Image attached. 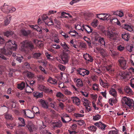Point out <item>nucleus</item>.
Listing matches in <instances>:
<instances>
[{
	"label": "nucleus",
	"instance_id": "obj_60",
	"mask_svg": "<svg viewBox=\"0 0 134 134\" xmlns=\"http://www.w3.org/2000/svg\"><path fill=\"white\" fill-rule=\"evenodd\" d=\"M96 126H91L89 128V130H90L93 131H96Z\"/></svg>",
	"mask_w": 134,
	"mask_h": 134
},
{
	"label": "nucleus",
	"instance_id": "obj_5",
	"mask_svg": "<svg viewBox=\"0 0 134 134\" xmlns=\"http://www.w3.org/2000/svg\"><path fill=\"white\" fill-rule=\"evenodd\" d=\"M118 62L121 68L124 69H125L128 67L127 61L123 57L119 58Z\"/></svg>",
	"mask_w": 134,
	"mask_h": 134
},
{
	"label": "nucleus",
	"instance_id": "obj_27",
	"mask_svg": "<svg viewBox=\"0 0 134 134\" xmlns=\"http://www.w3.org/2000/svg\"><path fill=\"white\" fill-rule=\"evenodd\" d=\"M32 112L34 113H34H35L37 115H38L40 114V113L38 107L34 106L32 108Z\"/></svg>",
	"mask_w": 134,
	"mask_h": 134
},
{
	"label": "nucleus",
	"instance_id": "obj_16",
	"mask_svg": "<svg viewBox=\"0 0 134 134\" xmlns=\"http://www.w3.org/2000/svg\"><path fill=\"white\" fill-rule=\"evenodd\" d=\"M29 26L34 30L36 31L41 33L42 32V30L39 26L37 25H29Z\"/></svg>",
	"mask_w": 134,
	"mask_h": 134
},
{
	"label": "nucleus",
	"instance_id": "obj_57",
	"mask_svg": "<svg viewBox=\"0 0 134 134\" xmlns=\"http://www.w3.org/2000/svg\"><path fill=\"white\" fill-rule=\"evenodd\" d=\"M99 85L95 83L92 86V88L94 90L98 91V90Z\"/></svg>",
	"mask_w": 134,
	"mask_h": 134
},
{
	"label": "nucleus",
	"instance_id": "obj_40",
	"mask_svg": "<svg viewBox=\"0 0 134 134\" xmlns=\"http://www.w3.org/2000/svg\"><path fill=\"white\" fill-rule=\"evenodd\" d=\"M115 130H111L108 132V134H119V131L118 129L114 127Z\"/></svg>",
	"mask_w": 134,
	"mask_h": 134
},
{
	"label": "nucleus",
	"instance_id": "obj_28",
	"mask_svg": "<svg viewBox=\"0 0 134 134\" xmlns=\"http://www.w3.org/2000/svg\"><path fill=\"white\" fill-rule=\"evenodd\" d=\"M109 93L111 95L115 97H116L117 96V93L114 89L111 88L109 90Z\"/></svg>",
	"mask_w": 134,
	"mask_h": 134
},
{
	"label": "nucleus",
	"instance_id": "obj_63",
	"mask_svg": "<svg viewBox=\"0 0 134 134\" xmlns=\"http://www.w3.org/2000/svg\"><path fill=\"white\" fill-rule=\"evenodd\" d=\"M38 88L40 90L42 91H45L46 90V87L43 85L39 86Z\"/></svg>",
	"mask_w": 134,
	"mask_h": 134
},
{
	"label": "nucleus",
	"instance_id": "obj_39",
	"mask_svg": "<svg viewBox=\"0 0 134 134\" xmlns=\"http://www.w3.org/2000/svg\"><path fill=\"white\" fill-rule=\"evenodd\" d=\"M124 91L126 93L129 94H131L132 92V90L130 87L128 86H126L124 88Z\"/></svg>",
	"mask_w": 134,
	"mask_h": 134
},
{
	"label": "nucleus",
	"instance_id": "obj_31",
	"mask_svg": "<svg viewBox=\"0 0 134 134\" xmlns=\"http://www.w3.org/2000/svg\"><path fill=\"white\" fill-rule=\"evenodd\" d=\"M4 35L7 37H9L13 35L14 36L15 35L14 32L11 31H7L4 32Z\"/></svg>",
	"mask_w": 134,
	"mask_h": 134
},
{
	"label": "nucleus",
	"instance_id": "obj_2",
	"mask_svg": "<svg viewBox=\"0 0 134 134\" xmlns=\"http://www.w3.org/2000/svg\"><path fill=\"white\" fill-rule=\"evenodd\" d=\"M104 34L108 37L110 40L115 41L116 40L118 34L116 33L112 32V31H105L103 30Z\"/></svg>",
	"mask_w": 134,
	"mask_h": 134
},
{
	"label": "nucleus",
	"instance_id": "obj_56",
	"mask_svg": "<svg viewBox=\"0 0 134 134\" xmlns=\"http://www.w3.org/2000/svg\"><path fill=\"white\" fill-rule=\"evenodd\" d=\"M111 15L110 14V15H106L105 16H104L103 18V20H110V19L111 18Z\"/></svg>",
	"mask_w": 134,
	"mask_h": 134
},
{
	"label": "nucleus",
	"instance_id": "obj_59",
	"mask_svg": "<svg viewBox=\"0 0 134 134\" xmlns=\"http://www.w3.org/2000/svg\"><path fill=\"white\" fill-rule=\"evenodd\" d=\"M84 40L86 41L87 43L88 44L89 46H90L91 45V42L90 40L88 38L85 37L84 38Z\"/></svg>",
	"mask_w": 134,
	"mask_h": 134
},
{
	"label": "nucleus",
	"instance_id": "obj_62",
	"mask_svg": "<svg viewBox=\"0 0 134 134\" xmlns=\"http://www.w3.org/2000/svg\"><path fill=\"white\" fill-rule=\"evenodd\" d=\"M85 106V112L86 113H88L91 110V107L89 105Z\"/></svg>",
	"mask_w": 134,
	"mask_h": 134
},
{
	"label": "nucleus",
	"instance_id": "obj_25",
	"mask_svg": "<svg viewBox=\"0 0 134 134\" xmlns=\"http://www.w3.org/2000/svg\"><path fill=\"white\" fill-rule=\"evenodd\" d=\"M96 49L98 51V52L100 53L103 56H105L106 54V53L105 50L103 48L96 47Z\"/></svg>",
	"mask_w": 134,
	"mask_h": 134
},
{
	"label": "nucleus",
	"instance_id": "obj_8",
	"mask_svg": "<svg viewBox=\"0 0 134 134\" xmlns=\"http://www.w3.org/2000/svg\"><path fill=\"white\" fill-rule=\"evenodd\" d=\"M23 113L25 115L31 119L33 118L34 116V114L31 110H23Z\"/></svg>",
	"mask_w": 134,
	"mask_h": 134
},
{
	"label": "nucleus",
	"instance_id": "obj_58",
	"mask_svg": "<svg viewBox=\"0 0 134 134\" xmlns=\"http://www.w3.org/2000/svg\"><path fill=\"white\" fill-rule=\"evenodd\" d=\"M5 118L7 119H12V117L10 114L7 113L5 114Z\"/></svg>",
	"mask_w": 134,
	"mask_h": 134
},
{
	"label": "nucleus",
	"instance_id": "obj_12",
	"mask_svg": "<svg viewBox=\"0 0 134 134\" xmlns=\"http://www.w3.org/2000/svg\"><path fill=\"white\" fill-rule=\"evenodd\" d=\"M29 131L31 132L34 131L36 130L37 129L36 127L33 124L29 123L26 126Z\"/></svg>",
	"mask_w": 134,
	"mask_h": 134
},
{
	"label": "nucleus",
	"instance_id": "obj_23",
	"mask_svg": "<svg viewBox=\"0 0 134 134\" xmlns=\"http://www.w3.org/2000/svg\"><path fill=\"white\" fill-rule=\"evenodd\" d=\"M33 94L34 97L36 98L42 97L43 96L42 93H40L37 92H33Z\"/></svg>",
	"mask_w": 134,
	"mask_h": 134
},
{
	"label": "nucleus",
	"instance_id": "obj_33",
	"mask_svg": "<svg viewBox=\"0 0 134 134\" xmlns=\"http://www.w3.org/2000/svg\"><path fill=\"white\" fill-rule=\"evenodd\" d=\"M24 74L28 77L32 78L34 77V74L30 72L25 71L24 72Z\"/></svg>",
	"mask_w": 134,
	"mask_h": 134
},
{
	"label": "nucleus",
	"instance_id": "obj_64",
	"mask_svg": "<svg viewBox=\"0 0 134 134\" xmlns=\"http://www.w3.org/2000/svg\"><path fill=\"white\" fill-rule=\"evenodd\" d=\"M130 85L132 88L134 89V79H132L131 80Z\"/></svg>",
	"mask_w": 134,
	"mask_h": 134
},
{
	"label": "nucleus",
	"instance_id": "obj_52",
	"mask_svg": "<svg viewBox=\"0 0 134 134\" xmlns=\"http://www.w3.org/2000/svg\"><path fill=\"white\" fill-rule=\"evenodd\" d=\"M74 116L77 118H79L81 117H83L84 116V115L79 113H75L74 114Z\"/></svg>",
	"mask_w": 134,
	"mask_h": 134
},
{
	"label": "nucleus",
	"instance_id": "obj_19",
	"mask_svg": "<svg viewBox=\"0 0 134 134\" xmlns=\"http://www.w3.org/2000/svg\"><path fill=\"white\" fill-rule=\"evenodd\" d=\"M40 102L42 105V107L46 109L48 108V103L46 102L44 100L41 99Z\"/></svg>",
	"mask_w": 134,
	"mask_h": 134
},
{
	"label": "nucleus",
	"instance_id": "obj_47",
	"mask_svg": "<svg viewBox=\"0 0 134 134\" xmlns=\"http://www.w3.org/2000/svg\"><path fill=\"white\" fill-rule=\"evenodd\" d=\"M75 27L76 30H80L82 31H84L83 29L80 25L78 24H76L75 25Z\"/></svg>",
	"mask_w": 134,
	"mask_h": 134
},
{
	"label": "nucleus",
	"instance_id": "obj_1",
	"mask_svg": "<svg viewBox=\"0 0 134 134\" xmlns=\"http://www.w3.org/2000/svg\"><path fill=\"white\" fill-rule=\"evenodd\" d=\"M18 48V46L16 42L9 40L5 43L4 47L0 49V58L4 60L6 58L1 54L7 56H10L12 53L11 51H16Z\"/></svg>",
	"mask_w": 134,
	"mask_h": 134
},
{
	"label": "nucleus",
	"instance_id": "obj_44",
	"mask_svg": "<svg viewBox=\"0 0 134 134\" xmlns=\"http://www.w3.org/2000/svg\"><path fill=\"white\" fill-rule=\"evenodd\" d=\"M66 110L69 113L72 111L74 110L73 107L71 105H68L66 109Z\"/></svg>",
	"mask_w": 134,
	"mask_h": 134
},
{
	"label": "nucleus",
	"instance_id": "obj_3",
	"mask_svg": "<svg viewBox=\"0 0 134 134\" xmlns=\"http://www.w3.org/2000/svg\"><path fill=\"white\" fill-rule=\"evenodd\" d=\"M122 102L123 106L126 105L130 108H131L134 104L133 100L126 97H124L122 98Z\"/></svg>",
	"mask_w": 134,
	"mask_h": 134
},
{
	"label": "nucleus",
	"instance_id": "obj_46",
	"mask_svg": "<svg viewBox=\"0 0 134 134\" xmlns=\"http://www.w3.org/2000/svg\"><path fill=\"white\" fill-rule=\"evenodd\" d=\"M60 45L64 49L66 50L67 51H68V49L69 48L67 44L65 42H64L63 43H61Z\"/></svg>",
	"mask_w": 134,
	"mask_h": 134
},
{
	"label": "nucleus",
	"instance_id": "obj_35",
	"mask_svg": "<svg viewBox=\"0 0 134 134\" xmlns=\"http://www.w3.org/2000/svg\"><path fill=\"white\" fill-rule=\"evenodd\" d=\"M106 69L110 73H113L114 71V68L111 65H110L106 67Z\"/></svg>",
	"mask_w": 134,
	"mask_h": 134
},
{
	"label": "nucleus",
	"instance_id": "obj_42",
	"mask_svg": "<svg viewBox=\"0 0 134 134\" xmlns=\"http://www.w3.org/2000/svg\"><path fill=\"white\" fill-rule=\"evenodd\" d=\"M63 91L64 93L67 95H70L72 94V93L69 91L66 88H64L62 90Z\"/></svg>",
	"mask_w": 134,
	"mask_h": 134
},
{
	"label": "nucleus",
	"instance_id": "obj_50",
	"mask_svg": "<svg viewBox=\"0 0 134 134\" xmlns=\"http://www.w3.org/2000/svg\"><path fill=\"white\" fill-rule=\"evenodd\" d=\"M133 47V46L132 44H129L127 45L126 48L129 51L131 52L132 51Z\"/></svg>",
	"mask_w": 134,
	"mask_h": 134
},
{
	"label": "nucleus",
	"instance_id": "obj_18",
	"mask_svg": "<svg viewBox=\"0 0 134 134\" xmlns=\"http://www.w3.org/2000/svg\"><path fill=\"white\" fill-rule=\"evenodd\" d=\"M11 19V16L10 15H8L5 17L4 20V25L5 26L8 25L9 24Z\"/></svg>",
	"mask_w": 134,
	"mask_h": 134
},
{
	"label": "nucleus",
	"instance_id": "obj_13",
	"mask_svg": "<svg viewBox=\"0 0 134 134\" xmlns=\"http://www.w3.org/2000/svg\"><path fill=\"white\" fill-rule=\"evenodd\" d=\"M71 98L73 103L77 106L79 105L80 103V99L77 97H72Z\"/></svg>",
	"mask_w": 134,
	"mask_h": 134
},
{
	"label": "nucleus",
	"instance_id": "obj_4",
	"mask_svg": "<svg viewBox=\"0 0 134 134\" xmlns=\"http://www.w3.org/2000/svg\"><path fill=\"white\" fill-rule=\"evenodd\" d=\"M105 43L103 38L99 37L97 38H96L94 41L93 42V44L94 46H97L98 44H100V46L104 45L105 46Z\"/></svg>",
	"mask_w": 134,
	"mask_h": 134
},
{
	"label": "nucleus",
	"instance_id": "obj_61",
	"mask_svg": "<svg viewBox=\"0 0 134 134\" xmlns=\"http://www.w3.org/2000/svg\"><path fill=\"white\" fill-rule=\"evenodd\" d=\"M30 48V49H33L34 48V46L32 43L31 42L29 41L28 47Z\"/></svg>",
	"mask_w": 134,
	"mask_h": 134
},
{
	"label": "nucleus",
	"instance_id": "obj_51",
	"mask_svg": "<svg viewBox=\"0 0 134 134\" xmlns=\"http://www.w3.org/2000/svg\"><path fill=\"white\" fill-rule=\"evenodd\" d=\"M56 96L58 98H62L64 97V94L60 92H58L57 93Z\"/></svg>",
	"mask_w": 134,
	"mask_h": 134
},
{
	"label": "nucleus",
	"instance_id": "obj_14",
	"mask_svg": "<svg viewBox=\"0 0 134 134\" xmlns=\"http://www.w3.org/2000/svg\"><path fill=\"white\" fill-rule=\"evenodd\" d=\"M18 119L19 121L18 123V126H19L24 127L25 124L24 120L23 118L21 117H19Z\"/></svg>",
	"mask_w": 134,
	"mask_h": 134
},
{
	"label": "nucleus",
	"instance_id": "obj_49",
	"mask_svg": "<svg viewBox=\"0 0 134 134\" xmlns=\"http://www.w3.org/2000/svg\"><path fill=\"white\" fill-rule=\"evenodd\" d=\"M100 115L99 114L95 115L93 116V119L94 121H97L100 118Z\"/></svg>",
	"mask_w": 134,
	"mask_h": 134
},
{
	"label": "nucleus",
	"instance_id": "obj_26",
	"mask_svg": "<svg viewBox=\"0 0 134 134\" xmlns=\"http://www.w3.org/2000/svg\"><path fill=\"white\" fill-rule=\"evenodd\" d=\"M34 42L37 46H38L40 47H42L43 46V42L40 41H38L37 40H34Z\"/></svg>",
	"mask_w": 134,
	"mask_h": 134
},
{
	"label": "nucleus",
	"instance_id": "obj_54",
	"mask_svg": "<svg viewBox=\"0 0 134 134\" xmlns=\"http://www.w3.org/2000/svg\"><path fill=\"white\" fill-rule=\"evenodd\" d=\"M61 119L63 123H68L71 120V119H69V120H68L67 119L64 118L63 117L61 116Z\"/></svg>",
	"mask_w": 134,
	"mask_h": 134
},
{
	"label": "nucleus",
	"instance_id": "obj_15",
	"mask_svg": "<svg viewBox=\"0 0 134 134\" xmlns=\"http://www.w3.org/2000/svg\"><path fill=\"white\" fill-rule=\"evenodd\" d=\"M82 27L83 29V30H84L88 34L91 33L93 31L91 27L88 25H83L82 26Z\"/></svg>",
	"mask_w": 134,
	"mask_h": 134
},
{
	"label": "nucleus",
	"instance_id": "obj_6",
	"mask_svg": "<svg viewBox=\"0 0 134 134\" xmlns=\"http://www.w3.org/2000/svg\"><path fill=\"white\" fill-rule=\"evenodd\" d=\"M10 8V6L4 4V5L1 7V9L2 11L6 13H12L15 11L16 10L15 8H12V10L8 9H9Z\"/></svg>",
	"mask_w": 134,
	"mask_h": 134
},
{
	"label": "nucleus",
	"instance_id": "obj_43",
	"mask_svg": "<svg viewBox=\"0 0 134 134\" xmlns=\"http://www.w3.org/2000/svg\"><path fill=\"white\" fill-rule=\"evenodd\" d=\"M82 100L83 102V104L84 106L89 105L90 102L87 99L83 98H82Z\"/></svg>",
	"mask_w": 134,
	"mask_h": 134
},
{
	"label": "nucleus",
	"instance_id": "obj_30",
	"mask_svg": "<svg viewBox=\"0 0 134 134\" xmlns=\"http://www.w3.org/2000/svg\"><path fill=\"white\" fill-rule=\"evenodd\" d=\"M69 17H71L72 16L69 13H66L64 12H62L61 13V16L60 17V18H68Z\"/></svg>",
	"mask_w": 134,
	"mask_h": 134
},
{
	"label": "nucleus",
	"instance_id": "obj_21",
	"mask_svg": "<svg viewBox=\"0 0 134 134\" xmlns=\"http://www.w3.org/2000/svg\"><path fill=\"white\" fill-rule=\"evenodd\" d=\"M122 38L125 40L128 41L129 40L130 36V35L129 34L123 32L122 34Z\"/></svg>",
	"mask_w": 134,
	"mask_h": 134
},
{
	"label": "nucleus",
	"instance_id": "obj_9",
	"mask_svg": "<svg viewBox=\"0 0 134 134\" xmlns=\"http://www.w3.org/2000/svg\"><path fill=\"white\" fill-rule=\"evenodd\" d=\"M77 71L80 75L84 76L85 75H88L89 74V71L84 69L80 68L77 70Z\"/></svg>",
	"mask_w": 134,
	"mask_h": 134
},
{
	"label": "nucleus",
	"instance_id": "obj_29",
	"mask_svg": "<svg viewBox=\"0 0 134 134\" xmlns=\"http://www.w3.org/2000/svg\"><path fill=\"white\" fill-rule=\"evenodd\" d=\"M117 102V99L116 97H115L114 98H112L110 99L109 102L110 105L113 106V104H115V103H116Z\"/></svg>",
	"mask_w": 134,
	"mask_h": 134
},
{
	"label": "nucleus",
	"instance_id": "obj_34",
	"mask_svg": "<svg viewBox=\"0 0 134 134\" xmlns=\"http://www.w3.org/2000/svg\"><path fill=\"white\" fill-rule=\"evenodd\" d=\"M26 86L25 87V90L26 92L27 93H30L33 91V89L31 88L30 86H29L27 84V83L26 81Z\"/></svg>",
	"mask_w": 134,
	"mask_h": 134
},
{
	"label": "nucleus",
	"instance_id": "obj_48",
	"mask_svg": "<svg viewBox=\"0 0 134 134\" xmlns=\"http://www.w3.org/2000/svg\"><path fill=\"white\" fill-rule=\"evenodd\" d=\"M56 103L55 102H54L53 103H50L51 107L54 109L56 110H58V109L57 108V105H56Z\"/></svg>",
	"mask_w": 134,
	"mask_h": 134
},
{
	"label": "nucleus",
	"instance_id": "obj_36",
	"mask_svg": "<svg viewBox=\"0 0 134 134\" xmlns=\"http://www.w3.org/2000/svg\"><path fill=\"white\" fill-rule=\"evenodd\" d=\"M25 84L24 82H22L18 85L17 88L20 90H23L25 87Z\"/></svg>",
	"mask_w": 134,
	"mask_h": 134
},
{
	"label": "nucleus",
	"instance_id": "obj_7",
	"mask_svg": "<svg viewBox=\"0 0 134 134\" xmlns=\"http://www.w3.org/2000/svg\"><path fill=\"white\" fill-rule=\"evenodd\" d=\"M42 19L44 21H45V24H47L48 26H50L54 24L52 19H49L48 17L45 15L42 16Z\"/></svg>",
	"mask_w": 134,
	"mask_h": 134
},
{
	"label": "nucleus",
	"instance_id": "obj_22",
	"mask_svg": "<svg viewBox=\"0 0 134 134\" xmlns=\"http://www.w3.org/2000/svg\"><path fill=\"white\" fill-rule=\"evenodd\" d=\"M110 21L111 23H116L118 25L120 26L121 24L120 21L117 18H115L114 17H112L110 19Z\"/></svg>",
	"mask_w": 134,
	"mask_h": 134
},
{
	"label": "nucleus",
	"instance_id": "obj_20",
	"mask_svg": "<svg viewBox=\"0 0 134 134\" xmlns=\"http://www.w3.org/2000/svg\"><path fill=\"white\" fill-rule=\"evenodd\" d=\"M84 58L88 62H92L93 59L92 58L91 56L90 55L86 53L83 55Z\"/></svg>",
	"mask_w": 134,
	"mask_h": 134
},
{
	"label": "nucleus",
	"instance_id": "obj_53",
	"mask_svg": "<svg viewBox=\"0 0 134 134\" xmlns=\"http://www.w3.org/2000/svg\"><path fill=\"white\" fill-rule=\"evenodd\" d=\"M58 67L62 71L65 70L66 68V67L65 66L60 64H59L58 65Z\"/></svg>",
	"mask_w": 134,
	"mask_h": 134
},
{
	"label": "nucleus",
	"instance_id": "obj_24",
	"mask_svg": "<svg viewBox=\"0 0 134 134\" xmlns=\"http://www.w3.org/2000/svg\"><path fill=\"white\" fill-rule=\"evenodd\" d=\"M124 28L126 30L130 32L133 31V28L131 26L128 25H125L124 26Z\"/></svg>",
	"mask_w": 134,
	"mask_h": 134
},
{
	"label": "nucleus",
	"instance_id": "obj_32",
	"mask_svg": "<svg viewBox=\"0 0 134 134\" xmlns=\"http://www.w3.org/2000/svg\"><path fill=\"white\" fill-rule=\"evenodd\" d=\"M77 86L79 87H81L83 86V84L81 79H79L76 81Z\"/></svg>",
	"mask_w": 134,
	"mask_h": 134
},
{
	"label": "nucleus",
	"instance_id": "obj_11",
	"mask_svg": "<svg viewBox=\"0 0 134 134\" xmlns=\"http://www.w3.org/2000/svg\"><path fill=\"white\" fill-rule=\"evenodd\" d=\"M69 59V57L68 54H63L61 57L62 62L61 63L66 64L68 63Z\"/></svg>",
	"mask_w": 134,
	"mask_h": 134
},
{
	"label": "nucleus",
	"instance_id": "obj_17",
	"mask_svg": "<svg viewBox=\"0 0 134 134\" xmlns=\"http://www.w3.org/2000/svg\"><path fill=\"white\" fill-rule=\"evenodd\" d=\"M31 33L30 30L25 31L24 29L21 30L19 33L20 36L22 35L27 36L29 34Z\"/></svg>",
	"mask_w": 134,
	"mask_h": 134
},
{
	"label": "nucleus",
	"instance_id": "obj_10",
	"mask_svg": "<svg viewBox=\"0 0 134 134\" xmlns=\"http://www.w3.org/2000/svg\"><path fill=\"white\" fill-rule=\"evenodd\" d=\"M29 42V41L25 40L21 43L20 48V50L21 51H24L25 50V49L28 47Z\"/></svg>",
	"mask_w": 134,
	"mask_h": 134
},
{
	"label": "nucleus",
	"instance_id": "obj_45",
	"mask_svg": "<svg viewBox=\"0 0 134 134\" xmlns=\"http://www.w3.org/2000/svg\"><path fill=\"white\" fill-rule=\"evenodd\" d=\"M62 126V123L61 122H58L55 123L53 126L54 128L60 127Z\"/></svg>",
	"mask_w": 134,
	"mask_h": 134
},
{
	"label": "nucleus",
	"instance_id": "obj_37",
	"mask_svg": "<svg viewBox=\"0 0 134 134\" xmlns=\"http://www.w3.org/2000/svg\"><path fill=\"white\" fill-rule=\"evenodd\" d=\"M42 54L40 53H35L33 55V58L35 59H39L40 58Z\"/></svg>",
	"mask_w": 134,
	"mask_h": 134
},
{
	"label": "nucleus",
	"instance_id": "obj_38",
	"mask_svg": "<svg viewBox=\"0 0 134 134\" xmlns=\"http://www.w3.org/2000/svg\"><path fill=\"white\" fill-rule=\"evenodd\" d=\"M114 15H118L120 17H122L124 15V14L121 11H116L114 12L113 13Z\"/></svg>",
	"mask_w": 134,
	"mask_h": 134
},
{
	"label": "nucleus",
	"instance_id": "obj_55",
	"mask_svg": "<svg viewBox=\"0 0 134 134\" xmlns=\"http://www.w3.org/2000/svg\"><path fill=\"white\" fill-rule=\"evenodd\" d=\"M121 78L123 79H125L127 77V75L126 73L124 72H122L120 74Z\"/></svg>",
	"mask_w": 134,
	"mask_h": 134
},
{
	"label": "nucleus",
	"instance_id": "obj_41",
	"mask_svg": "<svg viewBox=\"0 0 134 134\" xmlns=\"http://www.w3.org/2000/svg\"><path fill=\"white\" fill-rule=\"evenodd\" d=\"M98 25V20L96 19L94 20L91 23V25L94 27H96Z\"/></svg>",
	"mask_w": 134,
	"mask_h": 134
}]
</instances>
